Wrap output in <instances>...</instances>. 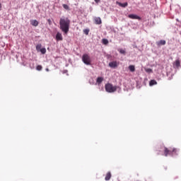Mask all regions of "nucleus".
Listing matches in <instances>:
<instances>
[{
  "instance_id": "nucleus-24",
  "label": "nucleus",
  "mask_w": 181,
  "mask_h": 181,
  "mask_svg": "<svg viewBox=\"0 0 181 181\" xmlns=\"http://www.w3.org/2000/svg\"><path fill=\"white\" fill-rule=\"evenodd\" d=\"M146 73H152V69H146Z\"/></svg>"
},
{
  "instance_id": "nucleus-9",
  "label": "nucleus",
  "mask_w": 181,
  "mask_h": 181,
  "mask_svg": "<svg viewBox=\"0 0 181 181\" xmlns=\"http://www.w3.org/2000/svg\"><path fill=\"white\" fill-rule=\"evenodd\" d=\"M157 46H165L166 41L165 40H160L156 42Z\"/></svg>"
},
{
  "instance_id": "nucleus-20",
  "label": "nucleus",
  "mask_w": 181,
  "mask_h": 181,
  "mask_svg": "<svg viewBox=\"0 0 181 181\" xmlns=\"http://www.w3.org/2000/svg\"><path fill=\"white\" fill-rule=\"evenodd\" d=\"M175 66L176 67H179L180 66V61H179L178 59L175 61Z\"/></svg>"
},
{
  "instance_id": "nucleus-10",
  "label": "nucleus",
  "mask_w": 181,
  "mask_h": 181,
  "mask_svg": "<svg viewBox=\"0 0 181 181\" xmlns=\"http://www.w3.org/2000/svg\"><path fill=\"white\" fill-rule=\"evenodd\" d=\"M30 25H32V26L36 27L39 25V22L36 20H31Z\"/></svg>"
},
{
  "instance_id": "nucleus-1",
  "label": "nucleus",
  "mask_w": 181,
  "mask_h": 181,
  "mask_svg": "<svg viewBox=\"0 0 181 181\" xmlns=\"http://www.w3.org/2000/svg\"><path fill=\"white\" fill-rule=\"evenodd\" d=\"M60 29L65 35L69 33L70 29V19L69 18H61L59 21Z\"/></svg>"
},
{
  "instance_id": "nucleus-17",
  "label": "nucleus",
  "mask_w": 181,
  "mask_h": 181,
  "mask_svg": "<svg viewBox=\"0 0 181 181\" xmlns=\"http://www.w3.org/2000/svg\"><path fill=\"white\" fill-rule=\"evenodd\" d=\"M40 51L42 53V54H46V48H41L40 49Z\"/></svg>"
},
{
  "instance_id": "nucleus-12",
  "label": "nucleus",
  "mask_w": 181,
  "mask_h": 181,
  "mask_svg": "<svg viewBox=\"0 0 181 181\" xmlns=\"http://www.w3.org/2000/svg\"><path fill=\"white\" fill-rule=\"evenodd\" d=\"M95 23L96 25H101V23H103V22L101 21V18L98 17L95 19Z\"/></svg>"
},
{
  "instance_id": "nucleus-26",
  "label": "nucleus",
  "mask_w": 181,
  "mask_h": 181,
  "mask_svg": "<svg viewBox=\"0 0 181 181\" xmlns=\"http://www.w3.org/2000/svg\"><path fill=\"white\" fill-rule=\"evenodd\" d=\"M1 8H2V6H1V3H0V9H1Z\"/></svg>"
},
{
  "instance_id": "nucleus-23",
  "label": "nucleus",
  "mask_w": 181,
  "mask_h": 181,
  "mask_svg": "<svg viewBox=\"0 0 181 181\" xmlns=\"http://www.w3.org/2000/svg\"><path fill=\"white\" fill-rule=\"evenodd\" d=\"M40 49H42V45H37L36 46V50L39 51Z\"/></svg>"
},
{
  "instance_id": "nucleus-7",
  "label": "nucleus",
  "mask_w": 181,
  "mask_h": 181,
  "mask_svg": "<svg viewBox=\"0 0 181 181\" xmlns=\"http://www.w3.org/2000/svg\"><path fill=\"white\" fill-rule=\"evenodd\" d=\"M117 5H119V6H121L122 8H127L128 6V2L125 3H121L119 1H116Z\"/></svg>"
},
{
  "instance_id": "nucleus-19",
  "label": "nucleus",
  "mask_w": 181,
  "mask_h": 181,
  "mask_svg": "<svg viewBox=\"0 0 181 181\" xmlns=\"http://www.w3.org/2000/svg\"><path fill=\"white\" fill-rule=\"evenodd\" d=\"M118 52H119V53L121 54H125L127 52H125V50L124 49H119V50H118Z\"/></svg>"
},
{
  "instance_id": "nucleus-2",
  "label": "nucleus",
  "mask_w": 181,
  "mask_h": 181,
  "mask_svg": "<svg viewBox=\"0 0 181 181\" xmlns=\"http://www.w3.org/2000/svg\"><path fill=\"white\" fill-rule=\"evenodd\" d=\"M105 88L107 93H115V91H117V88H118V87L114 86L111 83H107L105 86Z\"/></svg>"
},
{
  "instance_id": "nucleus-8",
  "label": "nucleus",
  "mask_w": 181,
  "mask_h": 181,
  "mask_svg": "<svg viewBox=\"0 0 181 181\" xmlns=\"http://www.w3.org/2000/svg\"><path fill=\"white\" fill-rule=\"evenodd\" d=\"M56 40L57 41L63 40V35H62L61 33L59 32L57 33Z\"/></svg>"
},
{
  "instance_id": "nucleus-15",
  "label": "nucleus",
  "mask_w": 181,
  "mask_h": 181,
  "mask_svg": "<svg viewBox=\"0 0 181 181\" xmlns=\"http://www.w3.org/2000/svg\"><path fill=\"white\" fill-rule=\"evenodd\" d=\"M156 84H158V82H156L155 80H151L149 82V86H156Z\"/></svg>"
},
{
  "instance_id": "nucleus-27",
  "label": "nucleus",
  "mask_w": 181,
  "mask_h": 181,
  "mask_svg": "<svg viewBox=\"0 0 181 181\" xmlns=\"http://www.w3.org/2000/svg\"><path fill=\"white\" fill-rule=\"evenodd\" d=\"M46 71H49V69L47 68V69H46Z\"/></svg>"
},
{
  "instance_id": "nucleus-14",
  "label": "nucleus",
  "mask_w": 181,
  "mask_h": 181,
  "mask_svg": "<svg viewBox=\"0 0 181 181\" xmlns=\"http://www.w3.org/2000/svg\"><path fill=\"white\" fill-rule=\"evenodd\" d=\"M129 70L132 73H134V71H135V66L134 65H129Z\"/></svg>"
},
{
  "instance_id": "nucleus-3",
  "label": "nucleus",
  "mask_w": 181,
  "mask_h": 181,
  "mask_svg": "<svg viewBox=\"0 0 181 181\" xmlns=\"http://www.w3.org/2000/svg\"><path fill=\"white\" fill-rule=\"evenodd\" d=\"M82 62L87 66H90L91 64V58L88 56V54H84L82 56Z\"/></svg>"
},
{
  "instance_id": "nucleus-13",
  "label": "nucleus",
  "mask_w": 181,
  "mask_h": 181,
  "mask_svg": "<svg viewBox=\"0 0 181 181\" xmlns=\"http://www.w3.org/2000/svg\"><path fill=\"white\" fill-rule=\"evenodd\" d=\"M102 81H104V78H103V77H98L97 78L96 83L98 84H101Z\"/></svg>"
},
{
  "instance_id": "nucleus-21",
  "label": "nucleus",
  "mask_w": 181,
  "mask_h": 181,
  "mask_svg": "<svg viewBox=\"0 0 181 181\" xmlns=\"http://www.w3.org/2000/svg\"><path fill=\"white\" fill-rule=\"evenodd\" d=\"M83 33H85V35H88V33H90V30L89 29L83 30Z\"/></svg>"
},
{
  "instance_id": "nucleus-18",
  "label": "nucleus",
  "mask_w": 181,
  "mask_h": 181,
  "mask_svg": "<svg viewBox=\"0 0 181 181\" xmlns=\"http://www.w3.org/2000/svg\"><path fill=\"white\" fill-rule=\"evenodd\" d=\"M42 69L43 67L42 66V65H37L36 67V70H37L38 71H42Z\"/></svg>"
},
{
  "instance_id": "nucleus-25",
  "label": "nucleus",
  "mask_w": 181,
  "mask_h": 181,
  "mask_svg": "<svg viewBox=\"0 0 181 181\" xmlns=\"http://www.w3.org/2000/svg\"><path fill=\"white\" fill-rule=\"evenodd\" d=\"M96 4H98L100 0H94Z\"/></svg>"
},
{
  "instance_id": "nucleus-22",
  "label": "nucleus",
  "mask_w": 181,
  "mask_h": 181,
  "mask_svg": "<svg viewBox=\"0 0 181 181\" xmlns=\"http://www.w3.org/2000/svg\"><path fill=\"white\" fill-rule=\"evenodd\" d=\"M103 45H108V40L103 39Z\"/></svg>"
},
{
  "instance_id": "nucleus-16",
  "label": "nucleus",
  "mask_w": 181,
  "mask_h": 181,
  "mask_svg": "<svg viewBox=\"0 0 181 181\" xmlns=\"http://www.w3.org/2000/svg\"><path fill=\"white\" fill-rule=\"evenodd\" d=\"M63 8H65L66 11H70V7L67 4H63Z\"/></svg>"
},
{
  "instance_id": "nucleus-5",
  "label": "nucleus",
  "mask_w": 181,
  "mask_h": 181,
  "mask_svg": "<svg viewBox=\"0 0 181 181\" xmlns=\"http://www.w3.org/2000/svg\"><path fill=\"white\" fill-rule=\"evenodd\" d=\"M175 149L173 150H170L166 147L164 148V155L165 156H168V155H170V153H172V152H174Z\"/></svg>"
},
{
  "instance_id": "nucleus-28",
  "label": "nucleus",
  "mask_w": 181,
  "mask_h": 181,
  "mask_svg": "<svg viewBox=\"0 0 181 181\" xmlns=\"http://www.w3.org/2000/svg\"><path fill=\"white\" fill-rule=\"evenodd\" d=\"M48 22H50V20H48Z\"/></svg>"
},
{
  "instance_id": "nucleus-6",
  "label": "nucleus",
  "mask_w": 181,
  "mask_h": 181,
  "mask_svg": "<svg viewBox=\"0 0 181 181\" xmlns=\"http://www.w3.org/2000/svg\"><path fill=\"white\" fill-rule=\"evenodd\" d=\"M128 18H129V19H138L139 21H141V17L135 14H129Z\"/></svg>"
},
{
  "instance_id": "nucleus-4",
  "label": "nucleus",
  "mask_w": 181,
  "mask_h": 181,
  "mask_svg": "<svg viewBox=\"0 0 181 181\" xmlns=\"http://www.w3.org/2000/svg\"><path fill=\"white\" fill-rule=\"evenodd\" d=\"M118 62L117 61H113L109 63V67H111V69H117L118 67Z\"/></svg>"
},
{
  "instance_id": "nucleus-11",
  "label": "nucleus",
  "mask_w": 181,
  "mask_h": 181,
  "mask_svg": "<svg viewBox=\"0 0 181 181\" xmlns=\"http://www.w3.org/2000/svg\"><path fill=\"white\" fill-rule=\"evenodd\" d=\"M111 176H112L111 172H110V171L107 172L106 175H105V180H106V181L110 180V179H111Z\"/></svg>"
}]
</instances>
